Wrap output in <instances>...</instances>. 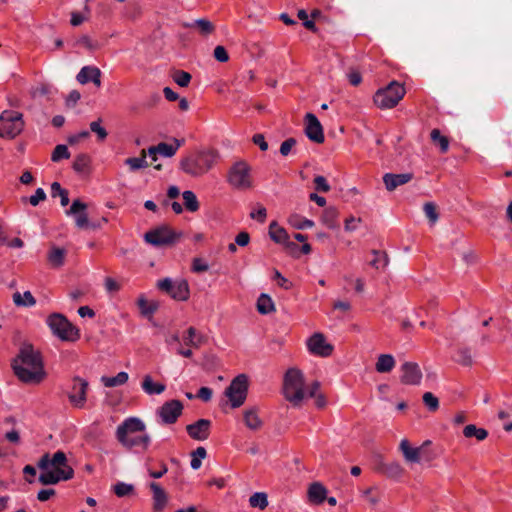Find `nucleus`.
<instances>
[{"mask_svg":"<svg viewBox=\"0 0 512 512\" xmlns=\"http://www.w3.org/2000/svg\"><path fill=\"white\" fill-rule=\"evenodd\" d=\"M11 366L17 378L24 383L39 384L46 378L42 355L31 344L25 343L20 347Z\"/></svg>","mask_w":512,"mask_h":512,"instance_id":"nucleus-1","label":"nucleus"},{"mask_svg":"<svg viewBox=\"0 0 512 512\" xmlns=\"http://www.w3.org/2000/svg\"><path fill=\"white\" fill-rule=\"evenodd\" d=\"M267 211L263 206H259L256 210L250 213V217L252 219H256L257 221L263 223L266 219Z\"/></svg>","mask_w":512,"mask_h":512,"instance_id":"nucleus-63","label":"nucleus"},{"mask_svg":"<svg viewBox=\"0 0 512 512\" xmlns=\"http://www.w3.org/2000/svg\"><path fill=\"white\" fill-rule=\"evenodd\" d=\"M101 74L100 69L96 66H84L78 72L76 79L82 85L92 82L95 86L100 87Z\"/></svg>","mask_w":512,"mask_h":512,"instance_id":"nucleus-21","label":"nucleus"},{"mask_svg":"<svg viewBox=\"0 0 512 512\" xmlns=\"http://www.w3.org/2000/svg\"><path fill=\"white\" fill-rule=\"evenodd\" d=\"M211 421L208 419H199L196 422L186 426L188 435L197 441H204L210 435Z\"/></svg>","mask_w":512,"mask_h":512,"instance_id":"nucleus-20","label":"nucleus"},{"mask_svg":"<svg viewBox=\"0 0 512 512\" xmlns=\"http://www.w3.org/2000/svg\"><path fill=\"white\" fill-rule=\"evenodd\" d=\"M184 205L190 212H195L199 209V202L194 192L186 190L182 193Z\"/></svg>","mask_w":512,"mask_h":512,"instance_id":"nucleus-40","label":"nucleus"},{"mask_svg":"<svg viewBox=\"0 0 512 512\" xmlns=\"http://www.w3.org/2000/svg\"><path fill=\"white\" fill-rule=\"evenodd\" d=\"M374 258L371 260L370 265L376 269L384 268L388 264V256L385 252L373 250Z\"/></svg>","mask_w":512,"mask_h":512,"instance_id":"nucleus-44","label":"nucleus"},{"mask_svg":"<svg viewBox=\"0 0 512 512\" xmlns=\"http://www.w3.org/2000/svg\"><path fill=\"white\" fill-rule=\"evenodd\" d=\"M133 491V486L131 484H126L124 482H118L114 486V493L118 497H124L129 495Z\"/></svg>","mask_w":512,"mask_h":512,"instance_id":"nucleus-55","label":"nucleus"},{"mask_svg":"<svg viewBox=\"0 0 512 512\" xmlns=\"http://www.w3.org/2000/svg\"><path fill=\"white\" fill-rule=\"evenodd\" d=\"M289 223L296 229H307L314 226V222L312 220L302 218L297 214L289 217Z\"/></svg>","mask_w":512,"mask_h":512,"instance_id":"nucleus-45","label":"nucleus"},{"mask_svg":"<svg viewBox=\"0 0 512 512\" xmlns=\"http://www.w3.org/2000/svg\"><path fill=\"white\" fill-rule=\"evenodd\" d=\"M77 44L85 47L86 49L93 51L99 48V44L93 41L89 36L83 35L77 40Z\"/></svg>","mask_w":512,"mask_h":512,"instance_id":"nucleus-56","label":"nucleus"},{"mask_svg":"<svg viewBox=\"0 0 512 512\" xmlns=\"http://www.w3.org/2000/svg\"><path fill=\"white\" fill-rule=\"evenodd\" d=\"M463 434L467 438L475 437L477 440H484L488 436V432L483 428H477L473 424L464 427Z\"/></svg>","mask_w":512,"mask_h":512,"instance_id":"nucleus-37","label":"nucleus"},{"mask_svg":"<svg viewBox=\"0 0 512 512\" xmlns=\"http://www.w3.org/2000/svg\"><path fill=\"white\" fill-rule=\"evenodd\" d=\"M406 91L402 84L392 81L387 87L379 89L374 95V103L381 109L395 107L404 97Z\"/></svg>","mask_w":512,"mask_h":512,"instance_id":"nucleus-7","label":"nucleus"},{"mask_svg":"<svg viewBox=\"0 0 512 512\" xmlns=\"http://www.w3.org/2000/svg\"><path fill=\"white\" fill-rule=\"evenodd\" d=\"M207 452L204 447H198L191 453V468L197 470L202 465V460L206 457Z\"/></svg>","mask_w":512,"mask_h":512,"instance_id":"nucleus-42","label":"nucleus"},{"mask_svg":"<svg viewBox=\"0 0 512 512\" xmlns=\"http://www.w3.org/2000/svg\"><path fill=\"white\" fill-rule=\"evenodd\" d=\"M47 324L54 335L64 341H75L79 337L78 329L60 313H53L47 318Z\"/></svg>","mask_w":512,"mask_h":512,"instance_id":"nucleus-8","label":"nucleus"},{"mask_svg":"<svg viewBox=\"0 0 512 512\" xmlns=\"http://www.w3.org/2000/svg\"><path fill=\"white\" fill-rule=\"evenodd\" d=\"M327 490L318 482L312 483L308 489L309 500L313 503L320 504L326 499Z\"/></svg>","mask_w":512,"mask_h":512,"instance_id":"nucleus-30","label":"nucleus"},{"mask_svg":"<svg viewBox=\"0 0 512 512\" xmlns=\"http://www.w3.org/2000/svg\"><path fill=\"white\" fill-rule=\"evenodd\" d=\"M363 497L369 502L370 505L375 506L379 502V495L375 493L374 488H368L363 491Z\"/></svg>","mask_w":512,"mask_h":512,"instance_id":"nucleus-58","label":"nucleus"},{"mask_svg":"<svg viewBox=\"0 0 512 512\" xmlns=\"http://www.w3.org/2000/svg\"><path fill=\"white\" fill-rule=\"evenodd\" d=\"M205 341V337L198 333L194 327H189L183 335V342L188 347L199 348Z\"/></svg>","mask_w":512,"mask_h":512,"instance_id":"nucleus-28","label":"nucleus"},{"mask_svg":"<svg viewBox=\"0 0 512 512\" xmlns=\"http://www.w3.org/2000/svg\"><path fill=\"white\" fill-rule=\"evenodd\" d=\"M472 354H471V350L469 348H461L458 350V358H457V362L462 364V365H465V366H469L472 364Z\"/></svg>","mask_w":512,"mask_h":512,"instance_id":"nucleus-53","label":"nucleus"},{"mask_svg":"<svg viewBox=\"0 0 512 512\" xmlns=\"http://www.w3.org/2000/svg\"><path fill=\"white\" fill-rule=\"evenodd\" d=\"M315 189L319 192H328L330 190V185L328 184L326 178L324 176L318 175L314 178Z\"/></svg>","mask_w":512,"mask_h":512,"instance_id":"nucleus-57","label":"nucleus"},{"mask_svg":"<svg viewBox=\"0 0 512 512\" xmlns=\"http://www.w3.org/2000/svg\"><path fill=\"white\" fill-rule=\"evenodd\" d=\"M257 310L260 314H269L274 310V303L272 299L266 295L261 294L257 300Z\"/></svg>","mask_w":512,"mask_h":512,"instance_id":"nucleus-38","label":"nucleus"},{"mask_svg":"<svg viewBox=\"0 0 512 512\" xmlns=\"http://www.w3.org/2000/svg\"><path fill=\"white\" fill-rule=\"evenodd\" d=\"M24 128L23 115L17 111L5 110L0 114V136L15 138Z\"/></svg>","mask_w":512,"mask_h":512,"instance_id":"nucleus-9","label":"nucleus"},{"mask_svg":"<svg viewBox=\"0 0 512 512\" xmlns=\"http://www.w3.org/2000/svg\"><path fill=\"white\" fill-rule=\"evenodd\" d=\"M140 312L143 316L150 318L158 309V303L155 301H147L144 297H140L137 301Z\"/></svg>","mask_w":512,"mask_h":512,"instance_id":"nucleus-35","label":"nucleus"},{"mask_svg":"<svg viewBox=\"0 0 512 512\" xmlns=\"http://www.w3.org/2000/svg\"><path fill=\"white\" fill-rule=\"evenodd\" d=\"M86 208L87 205L81 200L77 199L72 202V205L66 211L67 215L75 217L76 226L81 229L90 226L87 213L85 212ZM91 227L95 228L96 226L91 225Z\"/></svg>","mask_w":512,"mask_h":512,"instance_id":"nucleus-19","label":"nucleus"},{"mask_svg":"<svg viewBox=\"0 0 512 512\" xmlns=\"http://www.w3.org/2000/svg\"><path fill=\"white\" fill-rule=\"evenodd\" d=\"M38 468L41 470L39 482L43 485H55L60 481L71 479L74 475L63 451H57L52 457L49 453H45L38 462Z\"/></svg>","mask_w":512,"mask_h":512,"instance_id":"nucleus-2","label":"nucleus"},{"mask_svg":"<svg viewBox=\"0 0 512 512\" xmlns=\"http://www.w3.org/2000/svg\"><path fill=\"white\" fill-rule=\"evenodd\" d=\"M148 155V149H143L141 151L140 157H130L125 160V164L129 166L131 171H136L142 168H146L149 166V163L146 160Z\"/></svg>","mask_w":512,"mask_h":512,"instance_id":"nucleus-33","label":"nucleus"},{"mask_svg":"<svg viewBox=\"0 0 512 512\" xmlns=\"http://www.w3.org/2000/svg\"><path fill=\"white\" fill-rule=\"evenodd\" d=\"M283 395L294 407H299L306 397L305 378L301 370L290 368L283 381Z\"/></svg>","mask_w":512,"mask_h":512,"instance_id":"nucleus-5","label":"nucleus"},{"mask_svg":"<svg viewBox=\"0 0 512 512\" xmlns=\"http://www.w3.org/2000/svg\"><path fill=\"white\" fill-rule=\"evenodd\" d=\"M145 430V423L141 419L129 417L117 427L115 435L123 447L143 452L151 443V438Z\"/></svg>","mask_w":512,"mask_h":512,"instance_id":"nucleus-3","label":"nucleus"},{"mask_svg":"<svg viewBox=\"0 0 512 512\" xmlns=\"http://www.w3.org/2000/svg\"><path fill=\"white\" fill-rule=\"evenodd\" d=\"M243 420L245 426L252 431H257L263 426V421L259 417L256 408L245 410L243 413Z\"/></svg>","mask_w":512,"mask_h":512,"instance_id":"nucleus-27","label":"nucleus"},{"mask_svg":"<svg viewBox=\"0 0 512 512\" xmlns=\"http://www.w3.org/2000/svg\"><path fill=\"white\" fill-rule=\"evenodd\" d=\"M248 392V378L245 374L235 377L225 389V396L229 399L232 408L244 404Z\"/></svg>","mask_w":512,"mask_h":512,"instance_id":"nucleus-10","label":"nucleus"},{"mask_svg":"<svg viewBox=\"0 0 512 512\" xmlns=\"http://www.w3.org/2000/svg\"><path fill=\"white\" fill-rule=\"evenodd\" d=\"M423 210L431 224H435L438 220V213L436 211L435 204L432 202H427L424 204Z\"/></svg>","mask_w":512,"mask_h":512,"instance_id":"nucleus-52","label":"nucleus"},{"mask_svg":"<svg viewBox=\"0 0 512 512\" xmlns=\"http://www.w3.org/2000/svg\"><path fill=\"white\" fill-rule=\"evenodd\" d=\"M431 139L435 144L439 145L442 153H445L448 151L449 141H448L447 137L441 135V133L438 129H433L431 131Z\"/></svg>","mask_w":512,"mask_h":512,"instance_id":"nucleus-46","label":"nucleus"},{"mask_svg":"<svg viewBox=\"0 0 512 512\" xmlns=\"http://www.w3.org/2000/svg\"><path fill=\"white\" fill-rule=\"evenodd\" d=\"M217 153L214 150H202L191 154L180 162L183 172L193 177L207 173L217 160Z\"/></svg>","mask_w":512,"mask_h":512,"instance_id":"nucleus-4","label":"nucleus"},{"mask_svg":"<svg viewBox=\"0 0 512 512\" xmlns=\"http://www.w3.org/2000/svg\"><path fill=\"white\" fill-rule=\"evenodd\" d=\"M13 302L16 306L32 307L35 305L36 300L30 291H25L23 295L19 292L13 294Z\"/></svg>","mask_w":512,"mask_h":512,"instance_id":"nucleus-34","label":"nucleus"},{"mask_svg":"<svg viewBox=\"0 0 512 512\" xmlns=\"http://www.w3.org/2000/svg\"><path fill=\"white\" fill-rule=\"evenodd\" d=\"M296 145V140L294 138H288L283 141L280 145V153L282 156H287L292 148Z\"/></svg>","mask_w":512,"mask_h":512,"instance_id":"nucleus-60","label":"nucleus"},{"mask_svg":"<svg viewBox=\"0 0 512 512\" xmlns=\"http://www.w3.org/2000/svg\"><path fill=\"white\" fill-rule=\"evenodd\" d=\"M396 365V361L391 354H380L375 364V369L379 373H389Z\"/></svg>","mask_w":512,"mask_h":512,"instance_id":"nucleus-31","label":"nucleus"},{"mask_svg":"<svg viewBox=\"0 0 512 512\" xmlns=\"http://www.w3.org/2000/svg\"><path fill=\"white\" fill-rule=\"evenodd\" d=\"M141 388L148 395H159L165 391L166 386L162 383H155L150 375H145Z\"/></svg>","mask_w":512,"mask_h":512,"instance_id":"nucleus-29","label":"nucleus"},{"mask_svg":"<svg viewBox=\"0 0 512 512\" xmlns=\"http://www.w3.org/2000/svg\"><path fill=\"white\" fill-rule=\"evenodd\" d=\"M228 184L238 190H247L253 187L251 166L243 160L236 161L228 170Z\"/></svg>","mask_w":512,"mask_h":512,"instance_id":"nucleus-6","label":"nucleus"},{"mask_svg":"<svg viewBox=\"0 0 512 512\" xmlns=\"http://www.w3.org/2000/svg\"><path fill=\"white\" fill-rule=\"evenodd\" d=\"M128 374L126 372H119L116 376L113 377H102V383L105 387H116L125 384L128 381Z\"/></svg>","mask_w":512,"mask_h":512,"instance_id":"nucleus-36","label":"nucleus"},{"mask_svg":"<svg viewBox=\"0 0 512 512\" xmlns=\"http://www.w3.org/2000/svg\"><path fill=\"white\" fill-rule=\"evenodd\" d=\"M379 470L390 478L401 477L404 472L403 467L396 461L380 463Z\"/></svg>","mask_w":512,"mask_h":512,"instance_id":"nucleus-32","label":"nucleus"},{"mask_svg":"<svg viewBox=\"0 0 512 512\" xmlns=\"http://www.w3.org/2000/svg\"><path fill=\"white\" fill-rule=\"evenodd\" d=\"M51 195L52 197L59 196L61 199V205L67 206L69 204L68 191L63 189L58 182H54L51 185Z\"/></svg>","mask_w":512,"mask_h":512,"instance_id":"nucleus-43","label":"nucleus"},{"mask_svg":"<svg viewBox=\"0 0 512 512\" xmlns=\"http://www.w3.org/2000/svg\"><path fill=\"white\" fill-rule=\"evenodd\" d=\"M209 266L206 261L201 258H194L192 262V270L196 273L206 272Z\"/></svg>","mask_w":512,"mask_h":512,"instance_id":"nucleus-59","label":"nucleus"},{"mask_svg":"<svg viewBox=\"0 0 512 512\" xmlns=\"http://www.w3.org/2000/svg\"><path fill=\"white\" fill-rule=\"evenodd\" d=\"M183 411V404L181 401L173 399L165 402L160 406L156 415L160 418L162 424L170 425L174 424Z\"/></svg>","mask_w":512,"mask_h":512,"instance_id":"nucleus-13","label":"nucleus"},{"mask_svg":"<svg viewBox=\"0 0 512 512\" xmlns=\"http://www.w3.org/2000/svg\"><path fill=\"white\" fill-rule=\"evenodd\" d=\"M90 158L87 154H79L76 156L73 169L78 173H83L88 169Z\"/></svg>","mask_w":512,"mask_h":512,"instance_id":"nucleus-47","label":"nucleus"},{"mask_svg":"<svg viewBox=\"0 0 512 512\" xmlns=\"http://www.w3.org/2000/svg\"><path fill=\"white\" fill-rule=\"evenodd\" d=\"M64 257H65V250L58 247H53L48 255L49 262L55 266L59 267L63 265L64 263Z\"/></svg>","mask_w":512,"mask_h":512,"instance_id":"nucleus-41","label":"nucleus"},{"mask_svg":"<svg viewBox=\"0 0 512 512\" xmlns=\"http://www.w3.org/2000/svg\"><path fill=\"white\" fill-rule=\"evenodd\" d=\"M308 351L319 357H328L333 352V345L326 341L324 334L317 332L314 333L307 340Z\"/></svg>","mask_w":512,"mask_h":512,"instance_id":"nucleus-14","label":"nucleus"},{"mask_svg":"<svg viewBox=\"0 0 512 512\" xmlns=\"http://www.w3.org/2000/svg\"><path fill=\"white\" fill-rule=\"evenodd\" d=\"M46 199V193L42 188L36 189L35 193L30 196L29 203L32 206H37L41 201Z\"/></svg>","mask_w":512,"mask_h":512,"instance_id":"nucleus-61","label":"nucleus"},{"mask_svg":"<svg viewBox=\"0 0 512 512\" xmlns=\"http://www.w3.org/2000/svg\"><path fill=\"white\" fill-rule=\"evenodd\" d=\"M88 382L80 377L73 379V386L68 393L70 403L76 408H83L86 403Z\"/></svg>","mask_w":512,"mask_h":512,"instance_id":"nucleus-15","label":"nucleus"},{"mask_svg":"<svg viewBox=\"0 0 512 512\" xmlns=\"http://www.w3.org/2000/svg\"><path fill=\"white\" fill-rule=\"evenodd\" d=\"M183 27L196 30L199 35L207 37L214 33L215 25L206 18L196 19L193 22H185Z\"/></svg>","mask_w":512,"mask_h":512,"instance_id":"nucleus-24","label":"nucleus"},{"mask_svg":"<svg viewBox=\"0 0 512 512\" xmlns=\"http://www.w3.org/2000/svg\"><path fill=\"white\" fill-rule=\"evenodd\" d=\"M70 157L69 150L66 145L59 144L57 145L51 155V160L53 162H59L62 159H68Z\"/></svg>","mask_w":512,"mask_h":512,"instance_id":"nucleus-48","label":"nucleus"},{"mask_svg":"<svg viewBox=\"0 0 512 512\" xmlns=\"http://www.w3.org/2000/svg\"><path fill=\"white\" fill-rule=\"evenodd\" d=\"M81 94L77 90H72L67 98H66V104L67 106L73 107L76 105V103L80 100Z\"/></svg>","mask_w":512,"mask_h":512,"instance_id":"nucleus-64","label":"nucleus"},{"mask_svg":"<svg viewBox=\"0 0 512 512\" xmlns=\"http://www.w3.org/2000/svg\"><path fill=\"white\" fill-rule=\"evenodd\" d=\"M101 119L90 123V130L95 133L100 141L106 139L108 133L104 127L101 126Z\"/></svg>","mask_w":512,"mask_h":512,"instance_id":"nucleus-50","label":"nucleus"},{"mask_svg":"<svg viewBox=\"0 0 512 512\" xmlns=\"http://www.w3.org/2000/svg\"><path fill=\"white\" fill-rule=\"evenodd\" d=\"M412 179H413L412 173H401V174L386 173L383 176V182L388 191H393L397 187L408 183Z\"/></svg>","mask_w":512,"mask_h":512,"instance_id":"nucleus-23","label":"nucleus"},{"mask_svg":"<svg viewBox=\"0 0 512 512\" xmlns=\"http://www.w3.org/2000/svg\"><path fill=\"white\" fill-rule=\"evenodd\" d=\"M423 402L429 410L435 411L439 407V401L436 396L431 392H425L423 395Z\"/></svg>","mask_w":512,"mask_h":512,"instance_id":"nucleus-54","label":"nucleus"},{"mask_svg":"<svg viewBox=\"0 0 512 512\" xmlns=\"http://www.w3.org/2000/svg\"><path fill=\"white\" fill-rule=\"evenodd\" d=\"M149 488L152 491L153 509L155 512H161L168 503V495L165 490L156 482H150Z\"/></svg>","mask_w":512,"mask_h":512,"instance_id":"nucleus-22","label":"nucleus"},{"mask_svg":"<svg viewBox=\"0 0 512 512\" xmlns=\"http://www.w3.org/2000/svg\"><path fill=\"white\" fill-rule=\"evenodd\" d=\"M269 235L273 241L279 244H285L288 248H297V245L293 242L288 241V234L286 230L279 227L276 222H272L269 226Z\"/></svg>","mask_w":512,"mask_h":512,"instance_id":"nucleus-25","label":"nucleus"},{"mask_svg":"<svg viewBox=\"0 0 512 512\" xmlns=\"http://www.w3.org/2000/svg\"><path fill=\"white\" fill-rule=\"evenodd\" d=\"M177 234L168 226H160L145 233L144 239L147 243L160 247L175 242Z\"/></svg>","mask_w":512,"mask_h":512,"instance_id":"nucleus-12","label":"nucleus"},{"mask_svg":"<svg viewBox=\"0 0 512 512\" xmlns=\"http://www.w3.org/2000/svg\"><path fill=\"white\" fill-rule=\"evenodd\" d=\"M173 80L181 87H186L190 83L191 75L188 72L177 70L173 74Z\"/></svg>","mask_w":512,"mask_h":512,"instance_id":"nucleus-51","label":"nucleus"},{"mask_svg":"<svg viewBox=\"0 0 512 512\" xmlns=\"http://www.w3.org/2000/svg\"><path fill=\"white\" fill-rule=\"evenodd\" d=\"M157 286L175 300L184 301L189 297V286L183 279L173 281L170 278H164L158 281Z\"/></svg>","mask_w":512,"mask_h":512,"instance_id":"nucleus-11","label":"nucleus"},{"mask_svg":"<svg viewBox=\"0 0 512 512\" xmlns=\"http://www.w3.org/2000/svg\"><path fill=\"white\" fill-rule=\"evenodd\" d=\"M305 134L315 143L324 142L323 128L317 117L312 113L305 115Z\"/></svg>","mask_w":512,"mask_h":512,"instance_id":"nucleus-17","label":"nucleus"},{"mask_svg":"<svg viewBox=\"0 0 512 512\" xmlns=\"http://www.w3.org/2000/svg\"><path fill=\"white\" fill-rule=\"evenodd\" d=\"M401 383L405 385H419L422 380V372L419 365L415 362H404L400 368Z\"/></svg>","mask_w":512,"mask_h":512,"instance_id":"nucleus-18","label":"nucleus"},{"mask_svg":"<svg viewBox=\"0 0 512 512\" xmlns=\"http://www.w3.org/2000/svg\"><path fill=\"white\" fill-rule=\"evenodd\" d=\"M85 15L80 12H71V20L70 23L72 26H79L84 21L88 19V15L90 14V8L88 5L84 6Z\"/></svg>","mask_w":512,"mask_h":512,"instance_id":"nucleus-49","label":"nucleus"},{"mask_svg":"<svg viewBox=\"0 0 512 512\" xmlns=\"http://www.w3.org/2000/svg\"><path fill=\"white\" fill-rule=\"evenodd\" d=\"M249 504L253 508H259L261 510L268 506L267 494L264 492H256L249 498Z\"/></svg>","mask_w":512,"mask_h":512,"instance_id":"nucleus-39","label":"nucleus"},{"mask_svg":"<svg viewBox=\"0 0 512 512\" xmlns=\"http://www.w3.org/2000/svg\"><path fill=\"white\" fill-rule=\"evenodd\" d=\"M213 55L219 62H227L229 60V55L226 49L221 45L215 47Z\"/></svg>","mask_w":512,"mask_h":512,"instance_id":"nucleus-62","label":"nucleus"},{"mask_svg":"<svg viewBox=\"0 0 512 512\" xmlns=\"http://www.w3.org/2000/svg\"><path fill=\"white\" fill-rule=\"evenodd\" d=\"M176 152L177 147H172V144L165 142H161L156 146H151L148 148V156L151 158L152 162L157 161V155L172 157L176 154Z\"/></svg>","mask_w":512,"mask_h":512,"instance_id":"nucleus-26","label":"nucleus"},{"mask_svg":"<svg viewBox=\"0 0 512 512\" xmlns=\"http://www.w3.org/2000/svg\"><path fill=\"white\" fill-rule=\"evenodd\" d=\"M430 441H425L419 447H412L407 439L400 442L399 450L402 452L404 459L410 463H419L425 455V449Z\"/></svg>","mask_w":512,"mask_h":512,"instance_id":"nucleus-16","label":"nucleus"}]
</instances>
